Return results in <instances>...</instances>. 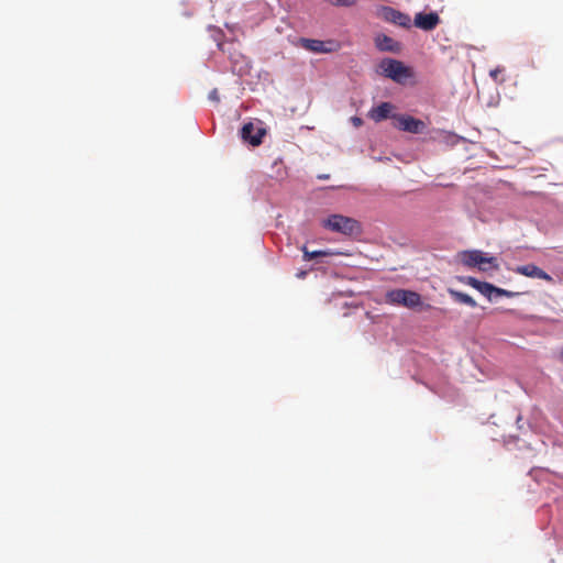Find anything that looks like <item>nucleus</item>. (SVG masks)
Returning a JSON list of instances; mask_svg holds the SVG:
<instances>
[{"instance_id":"5701e85b","label":"nucleus","mask_w":563,"mask_h":563,"mask_svg":"<svg viewBox=\"0 0 563 563\" xmlns=\"http://www.w3.org/2000/svg\"><path fill=\"white\" fill-rule=\"evenodd\" d=\"M306 276V272H299L297 273L298 278H303Z\"/></svg>"},{"instance_id":"39448f33","label":"nucleus","mask_w":563,"mask_h":563,"mask_svg":"<svg viewBox=\"0 0 563 563\" xmlns=\"http://www.w3.org/2000/svg\"><path fill=\"white\" fill-rule=\"evenodd\" d=\"M265 134L266 130L263 126L252 122L245 123L240 131L242 140L252 146H258Z\"/></svg>"},{"instance_id":"6e6552de","label":"nucleus","mask_w":563,"mask_h":563,"mask_svg":"<svg viewBox=\"0 0 563 563\" xmlns=\"http://www.w3.org/2000/svg\"><path fill=\"white\" fill-rule=\"evenodd\" d=\"M512 271L516 274H519V275H522L526 277L539 278V279L547 280L549 283L553 282V278L547 272H544L543 269H541L540 267H538L534 264L520 265V266L515 267Z\"/></svg>"},{"instance_id":"dca6fc26","label":"nucleus","mask_w":563,"mask_h":563,"mask_svg":"<svg viewBox=\"0 0 563 563\" xmlns=\"http://www.w3.org/2000/svg\"><path fill=\"white\" fill-rule=\"evenodd\" d=\"M335 7H353L356 0H329Z\"/></svg>"},{"instance_id":"0eeeda50","label":"nucleus","mask_w":563,"mask_h":563,"mask_svg":"<svg viewBox=\"0 0 563 563\" xmlns=\"http://www.w3.org/2000/svg\"><path fill=\"white\" fill-rule=\"evenodd\" d=\"M439 23L440 18L437 12H419L415 15L413 20L415 26L423 31H432L438 26Z\"/></svg>"},{"instance_id":"f257e3e1","label":"nucleus","mask_w":563,"mask_h":563,"mask_svg":"<svg viewBox=\"0 0 563 563\" xmlns=\"http://www.w3.org/2000/svg\"><path fill=\"white\" fill-rule=\"evenodd\" d=\"M322 225L332 232L347 236L357 235L362 232V227L357 220L342 214H331L322 221Z\"/></svg>"},{"instance_id":"20e7f679","label":"nucleus","mask_w":563,"mask_h":563,"mask_svg":"<svg viewBox=\"0 0 563 563\" xmlns=\"http://www.w3.org/2000/svg\"><path fill=\"white\" fill-rule=\"evenodd\" d=\"M379 69L384 76L396 82H402L412 76L409 67L405 66L402 62L393 58H384L379 63Z\"/></svg>"},{"instance_id":"a211bd4d","label":"nucleus","mask_w":563,"mask_h":563,"mask_svg":"<svg viewBox=\"0 0 563 563\" xmlns=\"http://www.w3.org/2000/svg\"><path fill=\"white\" fill-rule=\"evenodd\" d=\"M504 71L503 68L500 67H497L495 69H492L489 71V76L495 80V81H498L499 80V75Z\"/></svg>"},{"instance_id":"b1692460","label":"nucleus","mask_w":563,"mask_h":563,"mask_svg":"<svg viewBox=\"0 0 563 563\" xmlns=\"http://www.w3.org/2000/svg\"><path fill=\"white\" fill-rule=\"evenodd\" d=\"M560 356H561V358H563V349L560 352Z\"/></svg>"},{"instance_id":"9d476101","label":"nucleus","mask_w":563,"mask_h":563,"mask_svg":"<svg viewBox=\"0 0 563 563\" xmlns=\"http://www.w3.org/2000/svg\"><path fill=\"white\" fill-rule=\"evenodd\" d=\"M384 16L387 21L402 26V27H409L411 19L408 14L402 13L396 9L393 8H385L384 10Z\"/></svg>"},{"instance_id":"4468645a","label":"nucleus","mask_w":563,"mask_h":563,"mask_svg":"<svg viewBox=\"0 0 563 563\" xmlns=\"http://www.w3.org/2000/svg\"><path fill=\"white\" fill-rule=\"evenodd\" d=\"M301 251L303 253V261L309 262L318 257H324L329 253L325 251H309L306 246L301 247Z\"/></svg>"},{"instance_id":"4be33fe9","label":"nucleus","mask_w":563,"mask_h":563,"mask_svg":"<svg viewBox=\"0 0 563 563\" xmlns=\"http://www.w3.org/2000/svg\"><path fill=\"white\" fill-rule=\"evenodd\" d=\"M210 99L212 100H218V93H217V90H213L210 96H209Z\"/></svg>"},{"instance_id":"7ed1b4c3","label":"nucleus","mask_w":563,"mask_h":563,"mask_svg":"<svg viewBox=\"0 0 563 563\" xmlns=\"http://www.w3.org/2000/svg\"><path fill=\"white\" fill-rule=\"evenodd\" d=\"M385 300L389 305L415 309L422 305L420 294L408 289H391L386 292Z\"/></svg>"},{"instance_id":"f8f14e48","label":"nucleus","mask_w":563,"mask_h":563,"mask_svg":"<svg viewBox=\"0 0 563 563\" xmlns=\"http://www.w3.org/2000/svg\"><path fill=\"white\" fill-rule=\"evenodd\" d=\"M301 45L308 51L314 52V53H327L329 52L328 48H325L324 43L319 40H310V38H301Z\"/></svg>"},{"instance_id":"2eb2a0df","label":"nucleus","mask_w":563,"mask_h":563,"mask_svg":"<svg viewBox=\"0 0 563 563\" xmlns=\"http://www.w3.org/2000/svg\"><path fill=\"white\" fill-rule=\"evenodd\" d=\"M482 295H484L488 300H492L493 290H495V286L487 282H482L481 285L476 288Z\"/></svg>"},{"instance_id":"aec40b11","label":"nucleus","mask_w":563,"mask_h":563,"mask_svg":"<svg viewBox=\"0 0 563 563\" xmlns=\"http://www.w3.org/2000/svg\"><path fill=\"white\" fill-rule=\"evenodd\" d=\"M518 295H519V292L510 291V290H507V289H504V292H503V296L507 297V298H512V297L518 296Z\"/></svg>"},{"instance_id":"f3484780","label":"nucleus","mask_w":563,"mask_h":563,"mask_svg":"<svg viewBox=\"0 0 563 563\" xmlns=\"http://www.w3.org/2000/svg\"><path fill=\"white\" fill-rule=\"evenodd\" d=\"M461 282H463L464 284L473 287V288H477L482 282H479L478 279L474 278V277H471V276H467V277H462L460 278Z\"/></svg>"},{"instance_id":"412c9836","label":"nucleus","mask_w":563,"mask_h":563,"mask_svg":"<svg viewBox=\"0 0 563 563\" xmlns=\"http://www.w3.org/2000/svg\"><path fill=\"white\" fill-rule=\"evenodd\" d=\"M503 292H504V288H499V287L495 286V290H493V294H495L497 296H503Z\"/></svg>"},{"instance_id":"6ab92c4d","label":"nucleus","mask_w":563,"mask_h":563,"mask_svg":"<svg viewBox=\"0 0 563 563\" xmlns=\"http://www.w3.org/2000/svg\"><path fill=\"white\" fill-rule=\"evenodd\" d=\"M354 126L358 128L363 124V120L358 117H352L351 119Z\"/></svg>"},{"instance_id":"1a4fd4ad","label":"nucleus","mask_w":563,"mask_h":563,"mask_svg":"<svg viewBox=\"0 0 563 563\" xmlns=\"http://www.w3.org/2000/svg\"><path fill=\"white\" fill-rule=\"evenodd\" d=\"M375 46L380 52H390L398 54L401 51V44L397 41H395L393 37L385 35V34H378L374 38Z\"/></svg>"},{"instance_id":"9b49d317","label":"nucleus","mask_w":563,"mask_h":563,"mask_svg":"<svg viewBox=\"0 0 563 563\" xmlns=\"http://www.w3.org/2000/svg\"><path fill=\"white\" fill-rule=\"evenodd\" d=\"M394 106L389 102H382L379 106L374 107L369 110L368 117L375 122H380L389 118Z\"/></svg>"},{"instance_id":"ddd939ff","label":"nucleus","mask_w":563,"mask_h":563,"mask_svg":"<svg viewBox=\"0 0 563 563\" xmlns=\"http://www.w3.org/2000/svg\"><path fill=\"white\" fill-rule=\"evenodd\" d=\"M449 294L459 303H464L472 308H475L477 306L476 301L470 295H467L465 292L454 290V289H449Z\"/></svg>"},{"instance_id":"f03ea898","label":"nucleus","mask_w":563,"mask_h":563,"mask_svg":"<svg viewBox=\"0 0 563 563\" xmlns=\"http://www.w3.org/2000/svg\"><path fill=\"white\" fill-rule=\"evenodd\" d=\"M457 261L466 267H477L482 272L488 271V266L497 269V258L494 256H487L485 253L478 250L462 251L456 255Z\"/></svg>"},{"instance_id":"423d86ee","label":"nucleus","mask_w":563,"mask_h":563,"mask_svg":"<svg viewBox=\"0 0 563 563\" xmlns=\"http://www.w3.org/2000/svg\"><path fill=\"white\" fill-rule=\"evenodd\" d=\"M394 119L397 121L396 126L401 131L419 134L422 133L426 129V124L423 121L416 119L411 115H395Z\"/></svg>"}]
</instances>
